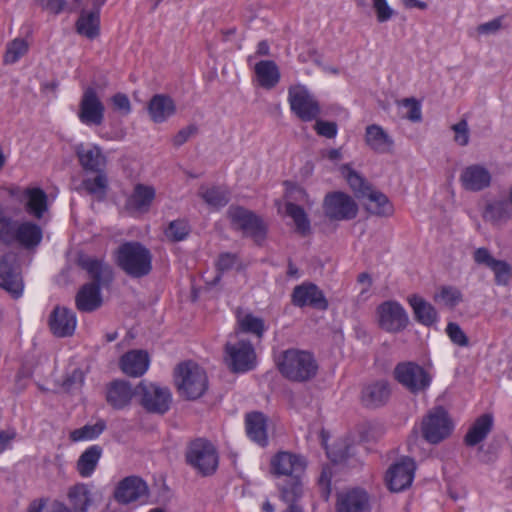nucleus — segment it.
I'll list each match as a JSON object with an SVG mask.
<instances>
[{"instance_id": "obj_27", "label": "nucleus", "mask_w": 512, "mask_h": 512, "mask_svg": "<svg viewBox=\"0 0 512 512\" xmlns=\"http://www.w3.org/2000/svg\"><path fill=\"white\" fill-rule=\"evenodd\" d=\"M149 355L144 350H131L120 360L122 371L132 377L142 376L149 367Z\"/></svg>"}, {"instance_id": "obj_45", "label": "nucleus", "mask_w": 512, "mask_h": 512, "mask_svg": "<svg viewBox=\"0 0 512 512\" xmlns=\"http://www.w3.org/2000/svg\"><path fill=\"white\" fill-rule=\"evenodd\" d=\"M84 0H36V3L44 10L52 14L62 12H74L83 8Z\"/></svg>"}, {"instance_id": "obj_62", "label": "nucleus", "mask_w": 512, "mask_h": 512, "mask_svg": "<svg viewBox=\"0 0 512 512\" xmlns=\"http://www.w3.org/2000/svg\"><path fill=\"white\" fill-rule=\"evenodd\" d=\"M111 102L114 108L118 111H121L124 115H127L131 112V103L126 94L116 93L114 96H112Z\"/></svg>"}, {"instance_id": "obj_1", "label": "nucleus", "mask_w": 512, "mask_h": 512, "mask_svg": "<svg viewBox=\"0 0 512 512\" xmlns=\"http://www.w3.org/2000/svg\"><path fill=\"white\" fill-rule=\"evenodd\" d=\"M276 364L279 372L293 382L309 381L318 371V364L312 353L294 348L281 352Z\"/></svg>"}, {"instance_id": "obj_47", "label": "nucleus", "mask_w": 512, "mask_h": 512, "mask_svg": "<svg viewBox=\"0 0 512 512\" xmlns=\"http://www.w3.org/2000/svg\"><path fill=\"white\" fill-rule=\"evenodd\" d=\"M18 222L9 216L0 205V242L10 245L15 242Z\"/></svg>"}, {"instance_id": "obj_24", "label": "nucleus", "mask_w": 512, "mask_h": 512, "mask_svg": "<svg viewBox=\"0 0 512 512\" xmlns=\"http://www.w3.org/2000/svg\"><path fill=\"white\" fill-rule=\"evenodd\" d=\"M75 314L64 307H55L49 316V327L53 335L68 337L73 335L76 328Z\"/></svg>"}, {"instance_id": "obj_20", "label": "nucleus", "mask_w": 512, "mask_h": 512, "mask_svg": "<svg viewBox=\"0 0 512 512\" xmlns=\"http://www.w3.org/2000/svg\"><path fill=\"white\" fill-rule=\"evenodd\" d=\"M370 497L361 488H353L338 493L336 512H369Z\"/></svg>"}, {"instance_id": "obj_44", "label": "nucleus", "mask_w": 512, "mask_h": 512, "mask_svg": "<svg viewBox=\"0 0 512 512\" xmlns=\"http://www.w3.org/2000/svg\"><path fill=\"white\" fill-rule=\"evenodd\" d=\"M68 498L75 511L86 512L92 503L90 490L85 484H76L68 491Z\"/></svg>"}, {"instance_id": "obj_36", "label": "nucleus", "mask_w": 512, "mask_h": 512, "mask_svg": "<svg viewBox=\"0 0 512 512\" xmlns=\"http://www.w3.org/2000/svg\"><path fill=\"white\" fill-rule=\"evenodd\" d=\"M154 197L155 190L153 187L137 184L127 200V208L136 212H147Z\"/></svg>"}, {"instance_id": "obj_37", "label": "nucleus", "mask_w": 512, "mask_h": 512, "mask_svg": "<svg viewBox=\"0 0 512 512\" xmlns=\"http://www.w3.org/2000/svg\"><path fill=\"white\" fill-rule=\"evenodd\" d=\"M365 198L368 200L366 209L371 214L380 217H389L394 213V207L384 193L371 189L370 191H366Z\"/></svg>"}, {"instance_id": "obj_64", "label": "nucleus", "mask_w": 512, "mask_h": 512, "mask_svg": "<svg viewBox=\"0 0 512 512\" xmlns=\"http://www.w3.org/2000/svg\"><path fill=\"white\" fill-rule=\"evenodd\" d=\"M237 256L231 253H222L217 260V268L221 272L231 270L237 264Z\"/></svg>"}, {"instance_id": "obj_52", "label": "nucleus", "mask_w": 512, "mask_h": 512, "mask_svg": "<svg viewBox=\"0 0 512 512\" xmlns=\"http://www.w3.org/2000/svg\"><path fill=\"white\" fill-rule=\"evenodd\" d=\"M189 232V224L187 221L181 219L171 221L164 231L167 239L172 242H179L184 240L188 236Z\"/></svg>"}, {"instance_id": "obj_61", "label": "nucleus", "mask_w": 512, "mask_h": 512, "mask_svg": "<svg viewBox=\"0 0 512 512\" xmlns=\"http://www.w3.org/2000/svg\"><path fill=\"white\" fill-rule=\"evenodd\" d=\"M314 129L318 135L326 138H334L337 134V125L334 122L317 120Z\"/></svg>"}, {"instance_id": "obj_17", "label": "nucleus", "mask_w": 512, "mask_h": 512, "mask_svg": "<svg viewBox=\"0 0 512 512\" xmlns=\"http://www.w3.org/2000/svg\"><path fill=\"white\" fill-rule=\"evenodd\" d=\"M415 462L408 458H402L390 466L386 473V483L393 492H400L410 487L414 479Z\"/></svg>"}, {"instance_id": "obj_6", "label": "nucleus", "mask_w": 512, "mask_h": 512, "mask_svg": "<svg viewBox=\"0 0 512 512\" xmlns=\"http://www.w3.org/2000/svg\"><path fill=\"white\" fill-rule=\"evenodd\" d=\"M452 430L453 422L441 406L431 409L421 423L422 436L431 444L440 443L449 437Z\"/></svg>"}, {"instance_id": "obj_54", "label": "nucleus", "mask_w": 512, "mask_h": 512, "mask_svg": "<svg viewBox=\"0 0 512 512\" xmlns=\"http://www.w3.org/2000/svg\"><path fill=\"white\" fill-rule=\"evenodd\" d=\"M346 179L351 189L362 197L366 196V191L372 189L358 173L351 169H347Z\"/></svg>"}, {"instance_id": "obj_39", "label": "nucleus", "mask_w": 512, "mask_h": 512, "mask_svg": "<svg viewBox=\"0 0 512 512\" xmlns=\"http://www.w3.org/2000/svg\"><path fill=\"white\" fill-rule=\"evenodd\" d=\"M255 73L259 84L265 89L275 87L280 80V72L274 61L263 60L255 65Z\"/></svg>"}, {"instance_id": "obj_26", "label": "nucleus", "mask_w": 512, "mask_h": 512, "mask_svg": "<svg viewBox=\"0 0 512 512\" xmlns=\"http://www.w3.org/2000/svg\"><path fill=\"white\" fill-rule=\"evenodd\" d=\"M364 141L367 147L377 154H389L393 151L394 140L380 125H368Z\"/></svg>"}, {"instance_id": "obj_19", "label": "nucleus", "mask_w": 512, "mask_h": 512, "mask_svg": "<svg viewBox=\"0 0 512 512\" xmlns=\"http://www.w3.org/2000/svg\"><path fill=\"white\" fill-rule=\"evenodd\" d=\"M77 264L88 273L92 279L91 284H97L102 287L108 285L113 280L112 268L103 259L79 254Z\"/></svg>"}, {"instance_id": "obj_46", "label": "nucleus", "mask_w": 512, "mask_h": 512, "mask_svg": "<svg viewBox=\"0 0 512 512\" xmlns=\"http://www.w3.org/2000/svg\"><path fill=\"white\" fill-rule=\"evenodd\" d=\"M286 213L290 216L296 226V231L303 236H306L311 231L310 221L304 209L292 202L286 203Z\"/></svg>"}, {"instance_id": "obj_33", "label": "nucleus", "mask_w": 512, "mask_h": 512, "mask_svg": "<svg viewBox=\"0 0 512 512\" xmlns=\"http://www.w3.org/2000/svg\"><path fill=\"white\" fill-rule=\"evenodd\" d=\"M42 237L43 231L38 224L32 221L18 222L15 233V242H18L23 247L34 248L38 246Z\"/></svg>"}, {"instance_id": "obj_35", "label": "nucleus", "mask_w": 512, "mask_h": 512, "mask_svg": "<svg viewBox=\"0 0 512 512\" xmlns=\"http://www.w3.org/2000/svg\"><path fill=\"white\" fill-rule=\"evenodd\" d=\"M246 432L248 437L261 446L268 442L266 418L262 413L253 412L246 416Z\"/></svg>"}, {"instance_id": "obj_18", "label": "nucleus", "mask_w": 512, "mask_h": 512, "mask_svg": "<svg viewBox=\"0 0 512 512\" xmlns=\"http://www.w3.org/2000/svg\"><path fill=\"white\" fill-rule=\"evenodd\" d=\"M459 181L464 190L479 192L490 187L492 175L485 166L471 164L461 171Z\"/></svg>"}, {"instance_id": "obj_55", "label": "nucleus", "mask_w": 512, "mask_h": 512, "mask_svg": "<svg viewBox=\"0 0 512 512\" xmlns=\"http://www.w3.org/2000/svg\"><path fill=\"white\" fill-rule=\"evenodd\" d=\"M446 333L450 340L458 346L467 347L469 345V339L462 330V328L454 322L448 323L446 327Z\"/></svg>"}, {"instance_id": "obj_41", "label": "nucleus", "mask_w": 512, "mask_h": 512, "mask_svg": "<svg viewBox=\"0 0 512 512\" xmlns=\"http://www.w3.org/2000/svg\"><path fill=\"white\" fill-rule=\"evenodd\" d=\"M512 204L507 201H495L486 205L483 218L494 225L506 222L512 217Z\"/></svg>"}, {"instance_id": "obj_30", "label": "nucleus", "mask_w": 512, "mask_h": 512, "mask_svg": "<svg viewBox=\"0 0 512 512\" xmlns=\"http://www.w3.org/2000/svg\"><path fill=\"white\" fill-rule=\"evenodd\" d=\"M101 287L97 284H84L76 295V307L82 312H92L102 305Z\"/></svg>"}, {"instance_id": "obj_48", "label": "nucleus", "mask_w": 512, "mask_h": 512, "mask_svg": "<svg viewBox=\"0 0 512 512\" xmlns=\"http://www.w3.org/2000/svg\"><path fill=\"white\" fill-rule=\"evenodd\" d=\"M434 300L452 309L463 301V294L457 287L442 286L434 295Z\"/></svg>"}, {"instance_id": "obj_8", "label": "nucleus", "mask_w": 512, "mask_h": 512, "mask_svg": "<svg viewBox=\"0 0 512 512\" xmlns=\"http://www.w3.org/2000/svg\"><path fill=\"white\" fill-rule=\"evenodd\" d=\"M325 217L331 221H349L358 213V205L348 194L340 191L325 195L322 204Z\"/></svg>"}, {"instance_id": "obj_49", "label": "nucleus", "mask_w": 512, "mask_h": 512, "mask_svg": "<svg viewBox=\"0 0 512 512\" xmlns=\"http://www.w3.org/2000/svg\"><path fill=\"white\" fill-rule=\"evenodd\" d=\"M199 195L210 206L223 207L229 202V193L221 187L204 188L201 187Z\"/></svg>"}, {"instance_id": "obj_58", "label": "nucleus", "mask_w": 512, "mask_h": 512, "mask_svg": "<svg viewBox=\"0 0 512 512\" xmlns=\"http://www.w3.org/2000/svg\"><path fill=\"white\" fill-rule=\"evenodd\" d=\"M452 130L455 133V142L461 146H466L469 142V128L467 121L462 119L452 126Z\"/></svg>"}, {"instance_id": "obj_34", "label": "nucleus", "mask_w": 512, "mask_h": 512, "mask_svg": "<svg viewBox=\"0 0 512 512\" xmlns=\"http://www.w3.org/2000/svg\"><path fill=\"white\" fill-rule=\"evenodd\" d=\"M408 302L413 310L414 318L424 326H432L437 322L438 313L434 306L418 295H412Z\"/></svg>"}, {"instance_id": "obj_3", "label": "nucleus", "mask_w": 512, "mask_h": 512, "mask_svg": "<svg viewBox=\"0 0 512 512\" xmlns=\"http://www.w3.org/2000/svg\"><path fill=\"white\" fill-rule=\"evenodd\" d=\"M174 381L179 395L186 400H196L203 396L208 389L206 372L193 361H186L177 365Z\"/></svg>"}, {"instance_id": "obj_63", "label": "nucleus", "mask_w": 512, "mask_h": 512, "mask_svg": "<svg viewBox=\"0 0 512 512\" xmlns=\"http://www.w3.org/2000/svg\"><path fill=\"white\" fill-rule=\"evenodd\" d=\"M473 259L477 264L490 266L497 260L495 259L487 248L481 247L474 251Z\"/></svg>"}, {"instance_id": "obj_29", "label": "nucleus", "mask_w": 512, "mask_h": 512, "mask_svg": "<svg viewBox=\"0 0 512 512\" xmlns=\"http://www.w3.org/2000/svg\"><path fill=\"white\" fill-rule=\"evenodd\" d=\"M281 499L288 505L301 508L299 501L304 495L303 476L284 479L278 484Z\"/></svg>"}, {"instance_id": "obj_56", "label": "nucleus", "mask_w": 512, "mask_h": 512, "mask_svg": "<svg viewBox=\"0 0 512 512\" xmlns=\"http://www.w3.org/2000/svg\"><path fill=\"white\" fill-rule=\"evenodd\" d=\"M490 269L495 274V280L497 284H506L510 278L511 268L507 262L502 260H496Z\"/></svg>"}, {"instance_id": "obj_60", "label": "nucleus", "mask_w": 512, "mask_h": 512, "mask_svg": "<svg viewBox=\"0 0 512 512\" xmlns=\"http://www.w3.org/2000/svg\"><path fill=\"white\" fill-rule=\"evenodd\" d=\"M198 133V127L194 124L188 125L173 137L172 143L175 147H180L185 144L192 136Z\"/></svg>"}, {"instance_id": "obj_42", "label": "nucleus", "mask_w": 512, "mask_h": 512, "mask_svg": "<svg viewBox=\"0 0 512 512\" xmlns=\"http://www.w3.org/2000/svg\"><path fill=\"white\" fill-rule=\"evenodd\" d=\"M102 455V448L93 445L86 449L77 461V471L82 477H90L95 471Z\"/></svg>"}, {"instance_id": "obj_9", "label": "nucleus", "mask_w": 512, "mask_h": 512, "mask_svg": "<svg viewBox=\"0 0 512 512\" xmlns=\"http://www.w3.org/2000/svg\"><path fill=\"white\" fill-rule=\"evenodd\" d=\"M137 392L140 404L147 412L162 415L170 409L172 396L167 387L142 381L137 385Z\"/></svg>"}, {"instance_id": "obj_31", "label": "nucleus", "mask_w": 512, "mask_h": 512, "mask_svg": "<svg viewBox=\"0 0 512 512\" xmlns=\"http://www.w3.org/2000/svg\"><path fill=\"white\" fill-rule=\"evenodd\" d=\"M105 0L100 3H94V10L86 12L82 11L80 17L76 22V29L80 35L87 37L88 39H95L99 36L100 32V18L99 10L100 6Z\"/></svg>"}, {"instance_id": "obj_7", "label": "nucleus", "mask_w": 512, "mask_h": 512, "mask_svg": "<svg viewBox=\"0 0 512 512\" xmlns=\"http://www.w3.org/2000/svg\"><path fill=\"white\" fill-rule=\"evenodd\" d=\"M288 102L291 111L302 121L309 122L320 115L319 102L304 85L289 87Z\"/></svg>"}, {"instance_id": "obj_22", "label": "nucleus", "mask_w": 512, "mask_h": 512, "mask_svg": "<svg viewBox=\"0 0 512 512\" xmlns=\"http://www.w3.org/2000/svg\"><path fill=\"white\" fill-rule=\"evenodd\" d=\"M148 494L145 481L138 476H128L119 482L115 490V499L123 504L137 501Z\"/></svg>"}, {"instance_id": "obj_38", "label": "nucleus", "mask_w": 512, "mask_h": 512, "mask_svg": "<svg viewBox=\"0 0 512 512\" xmlns=\"http://www.w3.org/2000/svg\"><path fill=\"white\" fill-rule=\"evenodd\" d=\"M237 331L252 334L261 339L266 331L265 322L262 318L252 313H242L240 310L236 313Z\"/></svg>"}, {"instance_id": "obj_12", "label": "nucleus", "mask_w": 512, "mask_h": 512, "mask_svg": "<svg viewBox=\"0 0 512 512\" xmlns=\"http://www.w3.org/2000/svg\"><path fill=\"white\" fill-rule=\"evenodd\" d=\"M0 286L13 298L23 292V281L19 271L18 255L9 251L0 257Z\"/></svg>"}, {"instance_id": "obj_32", "label": "nucleus", "mask_w": 512, "mask_h": 512, "mask_svg": "<svg viewBox=\"0 0 512 512\" xmlns=\"http://www.w3.org/2000/svg\"><path fill=\"white\" fill-rule=\"evenodd\" d=\"M391 394L388 382L376 381L367 385L362 391V401L367 407H379L384 405Z\"/></svg>"}, {"instance_id": "obj_13", "label": "nucleus", "mask_w": 512, "mask_h": 512, "mask_svg": "<svg viewBox=\"0 0 512 512\" xmlns=\"http://www.w3.org/2000/svg\"><path fill=\"white\" fill-rule=\"evenodd\" d=\"M225 352V360L233 372H246L255 367L256 353L249 341L239 340L236 343H227Z\"/></svg>"}, {"instance_id": "obj_25", "label": "nucleus", "mask_w": 512, "mask_h": 512, "mask_svg": "<svg viewBox=\"0 0 512 512\" xmlns=\"http://www.w3.org/2000/svg\"><path fill=\"white\" fill-rule=\"evenodd\" d=\"M75 153L84 170L91 172L104 171L107 161L99 146L81 143L75 147Z\"/></svg>"}, {"instance_id": "obj_51", "label": "nucleus", "mask_w": 512, "mask_h": 512, "mask_svg": "<svg viewBox=\"0 0 512 512\" xmlns=\"http://www.w3.org/2000/svg\"><path fill=\"white\" fill-rule=\"evenodd\" d=\"M28 51V43L22 38H16L9 42L4 55L5 64H14Z\"/></svg>"}, {"instance_id": "obj_53", "label": "nucleus", "mask_w": 512, "mask_h": 512, "mask_svg": "<svg viewBox=\"0 0 512 512\" xmlns=\"http://www.w3.org/2000/svg\"><path fill=\"white\" fill-rule=\"evenodd\" d=\"M398 105L402 106L406 111L403 117L412 122H419L422 119L421 107L415 98H405L398 101Z\"/></svg>"}, {"instance_id": "obj_43", "label": "nucleus", "mask_w": 512, "mask_h": 512, "mask_svg": "<svg viewBox=\"0 0 512 512\" xmlns=\"http://www.w3.org/2000/svg\"><path fill=\"white\" fill-rule=\"evenodd\" d=\"M95 173V177H88L83 179L81 185L89 195H92L94 198L101 201L106 197L108 189V178L104 171Z\"/></svg>"}, {"instance_id": "obj_4", "label": "nucleus", "mask_w": 512, "mask_h": 512, "mask_svg": "<svg viewBox=\"0 0 512 512\" xmlns=\"http://www.w3.org/2000/svg\"><path fill=\"white\" fill-rule=\"evenodd\" d=\"M186 462L203 476L215 473L219 457L214 445L204 439L197 438L191 441L187 447Z\"/></svg>"}, {"instance_id": "obj_28", "label": "nucleus", "mask_w": 512, "mask_h": 512, "mask_svg": "<svg viewBox=\"0 0 512 512\" xmlns=\"http://www.w3.org/2000/svg\"><path fill=\"white\" fill-rule=\"evenodd\" d=\"M176 112L173 99L165 94L154 95L148 103V113L155 123H163Z\"/></svg>"}, {"instance_id": "obj_14", "label": "nucleus", "mask_w": 512, "mask_h": 512, "mask_svg": "<svg viewBox=\"0 0 512 512\" xmlns=\"http://www.w3.org/2000/svg\"><path fill=\"white\" fill-rule=\"evenodd\" d=\"M11 195L18 199L25 212L35 220H41L48 212V196L39 187L17 188L12 190Z\"/></svg>"}, {"instance_id": "obj_21", "label": "nucleus", "mask_w": 512, "mask_h": 512, "mask_svg": "<svg viewBox=\"0 0 512 512\" xmlns=\"http://www.w3.org/2000/svg\"><path fill=\"white\" fill-rule=\"evenodd\" d=\"M292 303L298 307L311 306L319 310L328 308L323 292L312 283L296 286L292 293Z\"/></svg>"}, {"instance_id": "obj_15", "label": "nucleus", "mask_w": 512, "mask_h": 512, "mask_svg": "<svg viewBox=\"0 0 512 512\" xmlns=\"http://www.w3.org/2000/svg\"><path fill=\"white\" fill-rule=\"evenodd\" d=\"M105 107L94 88L83 92L79 103L78 118L85 125L100 126L104 120Z\"/></svg>"}, {"instance_id": "obj_40", "label": "nucleus", "mask_w": 512, "mask_h": 512, "mask_svg": "<svg viewBox=\"0 0 512 512\" xmlns=\"http://www.w3.org/2000/svg\"><path fill=\"white\" fill-rule=\"evenodd\" d=\"M493 417L490 414H483L476 419L472 427L467 432L464 441L468 446H475L483 441L491 431Z\"/></svg>"}, {"instance_id": "obj_10", "label": "nucleus", "mask_w": 512, "mask_h": 512, "mask_svg": "<svg viewBox=\"0 0 512 512\" xmlns=\"http://www.w3.org/2000/svg\"><path fill=\"white\" fill-rule=\"evenodd\" d=\"M379 327L389 333L405 330L409 324V316L404 307L397 301L387 300L376 309Z\"/></svg>"}, {"instance_id": "obj_50", "label": "nucleus", "mask_w": 512, "mask_h": 512, "mask_svg": "<svg viewBox=\"0 0 512 512\" xmlns=\"http://www.w3.org/2000/svg\"><path fill=\"white\" fill-rule=\"evenodd\" d=\"M106 428V423L103 420L97 421L93 425H85L79 429L70 432V440L73 442L92 440L97 438Z\"/></svg>"}, {"instance_id": "obj_59", "label": "nucleus", "mask_w": 512, "mask_h": 512, "mask_svg": "<svg viewBox=\"0 0 512 512\" xmlns=\"http://www.w3.org/2000/svg\"><path fill=\"white\" fill-rule=\"evenodd\" d=\"M84 382V373L80 369H75L73 372L67 376V378L63 381V388L66 391H74L76 389L81 388Z\"/></svg>"}, {"instance_id": "obj_11", "label": "nucleus", "mask_w": 512, "mask_h": 512, "mask_svg": "<svg viewBox=\"0 0 512 512\" xmlns=\"http://www.w3.org/2000/svg\"><path fill=\"white\" fill-rule=\"evenodd\" d=\"M227 214L235 229L241 230L245 235L254 238L256 242L265 238L266 226L262 219L252 211L240 206H230Z\"/></svg>"}, {"instance_id": "obj_23", "label": "nucleus", "mask_w": 512, "mask_h": 512, "mask_svg": "<svg viewBox=\"0 0 512 512\" xmlns=\"http://www.w3.org/2000/svg\"><path fill=\"white\" fill-rule=\"evenodd\" d=\"M134 396H138L137 386L125 380L112 381L107 386L106 400L115 409H123L128 406Z\"/></svg>"}, {"instance_id": "obj_5", "label": "nucleus", "mask_w": 512, "mask_h": 512, "mask_svg": "<svg viewBox=\"0 0 512 512\" xmlns=\"http://www.w3.org/2000/svg\"><path fill=\"white\" fill-rule=\"evenodd\" d=\"M394 378L412 394L426 392L432 382V376L415 362L398 363L394 369Z\"/></svg>"}, {"instance_id": "obj_2", "label": "nucleus", "mask_w": 512, "mask_h": 512, "mask_svg": "<svg viewBox=\"0 0 512 512\" xmlns=\"http://www.w3.org/2000/svg\"><path fill=\"white\" fill-rule=\"evenodd\" d=\"M115 255L117 265L132 278H142L152 270V254L140 242L121 244Z\"/></svg>"}, {"instance_id": "obj_57", "label": "nucleus", "mask_w": 512, "mask_h": 512, "mask_svg": "<svg viewBox=\"0 0 512 512\" xmlns=\"http://www.w3.org/2000/svg\"><path fill=\"white\" fill-rule=\"evenodd\" d=\"M373 8L380 23L390 20L394 15V10L388 5L387 0H373Z\"/></svg>"}, {"instance_id": "obj_16", "label": "nucleus", "mask_w": 512, "mask_h": 512, "mask_svg": "<svg viewBox=\"0 0 512 512\" xmlns=\"http://www.w3.org/2000/svg\"><path fill=\"white\" fill-rule=\"evenodd\" d=\"M271 472L286 478L303 476L307 467L305 458L287 451H280L271 459Z\"/></svg>"}]
</instances>
